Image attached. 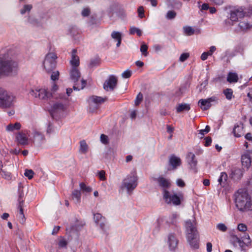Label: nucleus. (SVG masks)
Here are the masks:
<instances>
[{
    "label": "nucleus",
    "mask_w": 252,
    "mask_h": 252,
    "mask_svg": "<svg viewBox=\"0 0 252 252\" xmlns=\"http://www.w3.org/2000/svg\"><path fill=\"white\" fill-rule=\"evenodd\" d=\"M166 3L169 8L180 9L182 3L179 0H166Z\"/></svg>",
    "instance_id": "obj_24"
},
{
    "label": "nucleus",
    "mask_w": 252,
    "mask_h": 252,
    "mask_svg": "<svg viewBox=\"0 0 252 252\" xmlns=\"http://www.w3.org/2000/svg\"><path fill=\"white\" fill-rule=\"evenodd\" d=\"M86 84H87L86 80L82 79L81 80V87L79 88L78 87H77L76 86L77 83H76L75 84H74V85L73 87V89L74 90L79 91L80 90L83 89L85 87Z\"/></svg>",
    "instance_id": "obj_41"
},
{
    "label": "nucleus",
    "mask_w": 252,
    "mask_h": 252,
    "mask_svg": "<svg viewBox=\"0 0 252 252\" xmlns=\"http://www.w3.org/2000/svg\"><path fill=\"white\" fill-rule=\"evenodd\" d=\"M53 131V128L51 122H49L48 124V126L47 129V133H50L52 132Z\"/></svg>",
    "instance_id": "obj_63"
},
{
    "label": "nucleus",
    "mask_w": 252,
    "mask_h": 252,
    "mask_svg": "<svg viewBox=\"0 0 252 252\" xmlns=\"http://www.w3.org/2000/svg\"><path fill=\"white\" fill-rule=\"evenodd\" d=\"M0 174L3 178L7 180H9L11 178V175L9 172L2 171Z\"/></svg>",
    "instance_id": "obj_51"
},
{
    "label": "nucleus",
    "mask_w": 252,
    "mask_h": 252,
    "mask_svg": "<svg viewBox=\"0 0 252 252\" xmlns=\"http://www.w3.org/2000/svg\"><path fill=\"white\" fill-rule=\"evenodd\" d=\"M247 226L244 223H240L237 226V234L230 235V243L235 247H239L242 251L246 252V247H250L252 245V240L246 232Z\"/></svg>",
    "instance_id": "obj_1"
},
{
    "label": "nucleus",
    "mask_w": 252,
    "mask_h": 252,
    "mask_svg": "<svg viewBox=\"0 0 252 252\" xmlns=\"http://www.w3.org/2000/svg\"><path fill=\"white\" fill-rule=\"evenodd\" d=\"M177 15L176 12L173 10L168 11L166 15V18L168 20H172L174 19Z\"/></svg>",
    "instance_id": "obj_42"
},
{
    "label": "nucleus",
    "mask_w": 252,
    "mask_h": 252,
    "mask_svg": "<svg viewBox=\"0 0 252 252\" xmlns=\"http://www.w3.org/2000/svg\"><path fill=\"white\" fill-rule=\"evenodd\" d=\"M112 38L118 40L122 39V34L120 32L114 31L111 33Z\"/></svg>",
    "instance_id": "obj_44"
},
{
    "label": "nucleus",
    "mask_w": 252,
    "mask_h": 252,
    "mask_svg": "<svg viewBox=\"0 0 252 252\" xmlns=\"http://www.w3.org/2000/svg\"><path fill=\"white\" fill-rule=\"evenodd\" d=\"M24 192L22 190H21L20 187H19V196L18 199V204L22 202L24 203V200L23 199Z\"/></svg>",
    "instance_id": "obj_47"
},
{
    "label": "nucleus",
    "mask_w": 252,
    "mask_h": 252,
    "mask_svg": "<svg viewBox=\"0 0 252 252\" xmlns=\"http://www.w3.org/2000/svg\"><path fill=\"white\" fill-rule=\"evenodd\" d=\"M243 172L242 170L239 168H235L233 169L231 173V178L234 180H238L241 178L243 176Z\"/></svg>",
    "instance_id": "obj_27"
},
{
    "label": "nucleus",
    "mask_w": 252,
    "mask_h": 252,
    "mask_svg": "<svg viewBox=\"0 0 252 252\" xmlns=\"http://www.w3.org/2000/svg\"><path fill=\"white\" fill-rule=\"evenodd\" d=\"M38 90H36L35 91L32 90L30 93L31 95H32V96H33L35 97H38Z\"/></svg>",
    "instance_id": "obj_64"
},
{
    "label": "nucleus",
    "mask_w": 252,
    "mask_h": 252,
    "mask_svg": "<svg viewBox=\"0 0 252 252\" xmlns=\"http://www.w3.org/2000/svg\"><path fill=\"white\" fill-rule=\"evenodd\" d=\"M117 79L114 75H110L103 84V88L107 91H113L117 84Z\"/></svg>",
    "instance_id": "obj_11"
},
{
    "label": "nucleus",
    "mask_w": 252,
    "mask_h": 252,
    "mask_svg": "<svg viewBox=\"0 0 252 252\" xmlns=\"http://www.w3.org/2000/svg\"><path fill=\"white\" fill-rule=\"evenodd\" d=\"M163 198L167 204H172L175 206L180 205L184 199L182 193H170L169 191L164 189Z\"/></svg>",
    "instance_id": "obj_6"
},
{
    "label": "nucleus",
    "mask_w": 252,
    "mask_h": 252,
    "mask_svg": "<svg viewBox=\"0 0 252 252\" xmlns=\"http://www.w3.org/2000/svg\"><path fill=\"white\" fill-rule=\"evenodd\" d=\"M137 33V35L140 36L142 35V31L138 28L136 27H131L129 30V33L130 34H134Z\"/></svg>",
    "instance_id": "obj_39"
},
{
    "label": "nucleus",
    "mask_w": 252,
    "mask_h": 252,
    "mask_svg": "<svg viewBox=\"0 0 252 252\" xmlns=\"http://www.w3.org/2000/svg\"><path fill=\"white\" fill-rule=\"evenodd\" d=\"M223 93L227 99L230 100L234 97L233 94V92L231 89L227 88L223 91Z\"/></svg>",
    "instance_id": "obj_34"
},
{
    "label": "nucleus",
    "mask_w": 252,
    "mask_h": 252,
    "mask_svg": "<svg viewBox=\"0 0 252 252\" xmlns=\"http://www.w3.org/2000/svg\"><path fill=\"white\" fill-rule=\"evenodd\" d=\"M142 100H143V94L141 93H139L137 94L136 98L135 100V105L136 106L138 105L141 102Z\"/></svg>",
    "instance_id": "obj_50"
},
{
    "label": "nucleus",
    "mask_w": 252,
    "mask_h": 252,
    "mask_svg": "<svg viewBox=\"0 0 252 252\" xmlns=\"http://www.w3.org/2000/svg\"><path fill=\"white\" fill-rule=\"evenodd\" d=\"M94 219L95 223L99 224L100 228L104 230L105 224L106 222L105 218L103 217L100 214L96 213L94 214Z\"/></svg>",
    "instance_id": "obj_21"
},
{
    "label": "nucleus",
    "mask_w": 252,
    "mask_h": 252,
    "mask_svg": "<svg viewBox=\"0 0 252 252\" xmlns=\"http://www.w3.org/2000/svg\"><path fill=\"white\" fill-rule=\"evenodd\" d=\"M198 7L200 9V11L201 12H203L204 11L208 10L209 8V6L208 3H203L202 5H200V2L198 1Z\"/></svg>",
    "instance_id": "obj_45"
},
{
    "label": "nucleus",
    "mask_w": 252,
    "mask_h": 252,
    "mask_svg": "<svg viewBox=\"0 0 252 252\" xmlns=\"http://www.w3.org/2000/svg\"><path fill=\"white\" fill-rule=\"evenodd\" d=\"M177 184L180 187H184L185 186V183L183 180L181 179H178L177 180Z\"/></svg>",
    "instance_id": "obj_61"
},
{
    "label": "nucleus",
    "mask_w": 252,
    "mask_h": 252,
    "mask_svg": "<svg viewBox=\"0 0 252 252\" xmlns=\"http://www.w3.org/2000/svg\"><path fill=\"white\" fill-rule=\"evenodd\" d=\"M100 140L103 144H106L108 143V136L104 134L100 135Z\"/></svg>",
    "instance_id": "obj_56"
},
{
    "label": "nucleus",
    "mask_w": 252,
    "mask_h": 252,
    "mask_svg": "<svg viewBox=\"0 0 252 252\" xmlns=\"http://www.w3.org/2000/svg\"><path fill=\"white\" fill-rule=\"evenodd\" d=\"M100 64V59L98 58L94 59L91 60L89 67L93 68L95 66H97Z\"/></svg>",
    "instance_id": "obj_38"
},
{
    "label": "nucleus",
    "mask_w": 252,
    "mask_h": 252,
    "mask_svg": "<svg viewBox=\"0 0 252 252\" xmlns=\"http://www.w3.org/2000/svg\"><path fill=\"white\" fill-rule=\"evenodd\" d=\"M190 109V105L188 103L179 104L176 107L177 113H180L184 111H189Z\"/></svg>",
    "instance_id": "obj_30"
},
{
    "label": "nucleus",
    "mask_w": 252,
    "mask_h": 252,
    "mask_svg": "<svg viewBox=\"0 0 252 252\" xmlns=\"http://www.w3.org/2000/svg\"><path fill=\"white\" fill-rule=\"evenodd\" d=\"M67 244L68 242L63 237H61L58 242V246L60 248H66Z\"/></svg>",
    "instance_id": "obj_40"
},
{
    "label": "nucleus",
    "mask_w": 252,
    "mask_h": 252,
    "mask_svg": "<svg viewBox=\"0 0 252 252\" xmlns=\"http://www.w3.org/2000/svg\"><path fill=\"white\" fill-rule=\"evenodd\" d=\"M15 138L18 145L25 146L29 143L28 137L27 136V134L23 131L18 132Z\"/></svg>",
    "instance_id": "obj_13"
},
{
    "label": "nucleus",
    "mask_w": 252,
    "mask_h": 252,
    "mask_svg": "<svg viewBox=\"0 0 252 252\" xmlns=\"http://www.w3.org/2000/svg\"><path fill=\"white\" fill-rule=\"evenodd\" d=\"M238 27L242 31H246L252 27V24H250L248 21H241L238 24Z\"/></svg>",
    "instance_id": "obj_31"
},
{
    "label": "nucleus",
    "mask_w": 252,
    "mask_h": 252,
    "mask_svg": "<svg viewBox=\"0 0 252 252\" xmlns=\"http://www.w3.org/2000/svg\"><path fill=\"white\" fill-rule=\"evenodd\" d=\"M243 125L242 122H240L239 124H237L235 125L233 129V132L235 137H240L243 135Z\"/></svg>",
    "instance_id": "obj_23"
},
{
    "label": "nucleus",
    "mask_w": 252,
    "mask_h": 252,
    "mask_svg": "<svg viewBox=\"0 0 252 252\" xmlns=\"http://www.w3.org/2000/svg\"><path fill=\"white\" fill-rule=\"evenodd\" d=\"M90 10L88 8H84L82 10V13H81L82 15L84 17L88 16L90 15Z\"/></svg>",
    "instance_id": "obj_58"
},
{
    "label": "nucleus",
    "mask_w": 252,
    "mask_h": 252,
    "mask_svg": "<svg viewBox=\"0 0 252 252\" xmlns=\"http://www.w3.org/2000/svg\"><path fill=\"white\" fill-rule=\"evenodd\" d=\"M238 75L236 73L229 72L227 77V81L229 83H234L238 82Z\"/></svg>",
    "instance_id": "obj_28"
},
{
    "label": "nucleus",
    "mask_w": 252,
    "mask_h": 252,
    "mask_svg": "<svg viewBox=\"0 0 252 252\" xmlns=\"http://www.w3.org/2000/svg\"><path fill=\"white\" fill-rule=\"evenodd\" d=\"M88 151V146L85 140L80 142L79 152L83 154H86Z\"/></svg>",
    "instance_id": "obj_32"
},
{
    "label": "nucleus",
    "mask_w": 252,
    "mask_h": 252,
    "mask_svg": "<svg viewBox=\"0 0 252 252\" xmlns=\"http://www.w3.org/2000/svg\"><path fill=\"white\" fill-rule=\"evenodd\" d=\"M21 125L19 123H16L14 124H10L6 126V130L13 131L14 129L18 130L21 128Z\"/></svg>",
    "instance_id": "obj_35"
},
{
    "label": "nucleus",
    "mask_w": 252,
    "mask_h": 252,
    "mask_svg": "<svg viewBox=\"0 0 252 252\" xmlns=\"http://www.w3.org/2000/svg\"><path fill=\"white\" fill-rule=\"evenodd\" d=\"M236 207L241 212L252 210V201L251 196L245 189H239L234 195Z\"/></svg>",
    "instance_id": "obj_2"
},
{
    "label": "nucleus",
    "mask_w": 252,
    "mask_h": 252,
    "mask_svg": "<svg viewBox=\"0 0 252 252\" xmlns=\"http://www.w3.org/2000/svg\"><path fill=\"white\" fill-rule=\"evenodd\" d=\"M77 50L74 49L71 53V59L70 61V63L72 67H77L80 64L79 58L76 55Z\"/></svg>",
    "instance_id": "obj_22"
},
{
    "label": "nucleus",
    "mask_w": 252,
    "mask_h": 252,
    "mask_svg": "<svg viewBox=\"0 0 252 252\" xmlns=\"http://www.w3.org/2000/svg\"><path fill=\"white\" fill-rule=\"evenodd\" d=\"M9 54L7 50L0 54V75H8L17 67V63L11 60Z\"/></svg>",
    "instance_id": "obj_5"
},
{
    "label": "nucleus",
    "mask_w": 252,
    "mask_h": 252,
    "mask_svg": "<svg viewBox=\"0 0 252 252\" xmlns=\"http://www.w3.org/2000/svg\"><path fill=\"white\" fill-rule=\"evenodd\" d=\"M189 54L188 53H183L181 55L179 60L181 62H185L189 57Z\"/></svg>",
    "instance_id": "obj_53"
},
{
    "label": "nucleus",
    "mask_w": 252,
    "mask_h": 252,
    "mask_svg": "<svg viewBox=\"0 0 252 252\" xmlns=\"http://www.w3.org/2000/svg\"><path fill=\"white\" fill-rule=\"evenodd\" d=\"M252 16V8H246L243 6L234 7L229 12V17L224 21L226 26L233 25L234 23L238 22L241 19L245 17Z\"/></svg>",
    "instance_id": "obj_3"
},
{
    "label": "nucleus",
    "mask_w": 252,
    "mask_h": 252,
    "mask_svg": "<svg viewBox=\"0 0 252 252\" xmlns=\"http://www.w3.org/2000/svg\"><path fill=\"white\" fill-rule=\"evenodd\" d=\"M241 163L243 169L248 170L252 164L251 157L249 153H245L241 156Z\"/></svg>",
    "instance_id": "obj_12"
},
{
    "label": "nucleus",
    "mask_w": 252,
    "mask_h": 252,
    "mask_svg": "<svg viewBox=\"0 0 252 252\" xmlns=\"http://www.w3.org/2000/svg\"><path fill=\"white\" fill-rule=\"evenodd\" d=\"M107 97H102L96 95H93L89 98L90 100V111L94 112L98 108L97 105L101 104L107 100Z\"/></svg>",
    "instance_id": "obj_10"
},
{
    "label": "nucleus",
    "mask_w": 252,
    "mask_h": 252,
    "mask_svg": "<svg viewBox=\"0 0 252 252\" xmlns=\"http://www.w3.org/2000/svg\"><path fill=\"white\" fill-rule=\"evenodd\" d=\"M45 141L44 135L41 132L34 130L33 132V142L37 146H40Z\"/></svg>",
    "instance_id": "obj_14"
},
{
    "label": "nucleus",
    "mask_w": 252,
    "mask_h": 252,
    "mask_svg": "<svg viewBox=\"0 0 252 252\" xmlns=\"http://www.w3.org/2000/svg\"><path fill=\"white\" fill-rule=\"evenodd\" d=\"M131 71L128 70L125 71L122 74L123 78H128L131 76Z\"/></svg>",
    "instance_id": "obj_55"
},
{
    "label": "nucleus",
    "mask_w": 252,
    "mask_h": 252,
    "mask_svg": "<svg viewBox=\"0 0 252 252\" xmlns=\"http://www.w3.org/2000/svg\"><path fill=\"white\" fill-rule=\"evenodd\" d=\"M72 198L75 203H78L81 200V192L79 190H74L72 193Z\"/></svg>",
    "instance_id": "obj_33"
},
{
    "label": "nucleus",
    "mask_w": 252,
    "mask_h": 252,
    "mask_svg": "<svg viewBox=\"0 0 252 252\" xmlns=\"http://www.w3.org/2000/svg\"><path fill=\"white\" fill-rule=\"evenodd\" d=\"M209 56H210L209 53L207 52H204V53H203L201 56V59L203 61H205L206 60L208 57Z\"/></svg>",
    "instance_id": "obj_62"
},
{
    "label": "nucleus",
    "mask_w": 252,
    "mask_h": 252,
    "mask_svg": "<svg viewBox=\"0 0 252 252\" xmlns=\"http://www.w3.org/2000/svg\"><path fill=\"white\" fill-rule=\"evenodd\" d=\"M205 143L204 146L206 147H208L210 146L212 142V139L211 137L208 136L205 138Z\"/></svg>",
    "instance_id": "obj_59"
},
{
    "label": "nucleus",
    "mask_w": 252,
    "mask_h": 252,
    "mask_svg": "<svg viewBox=\"0 0 252 252\" xmlns=\"http://www.w3.org/2000/svg\"><path fill=\"white\" fill-rule=\"evenodd\" d=\"M168 243L170 250H174L178 244V240L173 234H170L168 236Z\"/></svg>",
    "instance_id": "obj_26"
},
{
    "label": "nucleus",
    "mask_w": 252,
    "mask_h": 252,
    "mask_svg": "<svg viewBox=\"0 0 252 252\" xmlns=\"http://www.w3.org/2000/svg\"><path fill=\"white\" fill-rule=\"evenodd\" d=\"M154 180L158 182V185L162 188L163 191L164 189L166 190L167 189L169 188L171 186L169 181L162 177L155 178Z\"/></svg>",
    "instance_id": "obj_18"
},
{
    "label": "nucleus",
    "mask_w": 252,
    "mask_h": 252,
    "mask_svg": "<svg viewBox=\"0 0 252 252\" xmlns=\"http://www.w3.org/2000/svg\"><path fill=\"white\" fill-rule=\"evenodd\" d=\"M79 185L80 189L84 191L90 192L92 190V189L90 187L87 186L84 183H81Z\"/></svg>",
    "instance_id": "obj_43"
},
{
    "label": "nucleus",
    "mask_w": 252,
    "mask_h": 252,
    "mask_svg": "<svg viewBox=\"0 0 252 252\" xmlns=\"http://www.w3.org/2000/svg\"><path fill=\"white\" fill-rule=\"evenodd\" d=\"M184 33L188 36L191 35L194 33V30L189 26H186L183 28Z\"/></svg>",
    "instance_id": "obj_36"
},
{
    "label": "nucleus",
    "mask_w": 252,
    "mask_h": 252,
    "mask_svg": "<svg viewBox=\"0 0 252 252\" xmlns=\"http://www.w3.org/2000/svg\"><path fill=\"white\" fill-rule=\"evenodd\" d=\"M59 75L60 73L59 71L53 72L51 76V78L53 81L58 80L59 79Z\"/></svg>",
    "instance_id": "obj_52"
},
{
    "label": "nucleus",
    "mask_w": 252,
    "mask_h": 252,
    "mask_svg": "<svg viewBox=\"0 0 252 252\" xmlns=\"http://www.w3.org/2000/svg\"><path fill=\"white\" fill-rule=\"evenodd\" d=\"M137 177L135 173H132L124 179L122 188H126L127 192L130 194L131 192L136 188L137 186Z\"/></svg>",
    "instance_id": "obj_8"
},
{
    "label": "nucleus",
    "mask_w": 252,
    "mask_h": 252,
    "mask_svg": "<svg viewBox=\"0 0 252 252\" xmlns=\"http://www.w3.org/2000/svg\"><path fill=\"white\" fill-rule=\"evenodd\" d=\"M65 109L63 104L61 102H56L53 105L51 108L50 111V115L54 118L55 113L63 111Z\"/></svg>",
    "instance_id": "obj_17"
},
{
    "label": "nucleus",
    "mask_w": 252,
    "mask_h": 252,
    "mask_svg": "<svg viewBox=\"0 0 252 252\" xmlns=\"http://www.w3.org/2000/svg\"><path fill=\"white\" fill-rule=\"evenodd\" d=\"M70 79L75 84L81 77V73L77 67H72L70 71Z\"/></svg>",
    "instance_id": "obj_20"
},
{
    "label": "nucleus",
    "mask_w": 252,
    "mask_h": 252,
    "mask_svg": "<svg viewBox=\"0 0 252 252\" xmlns=\"http://www.w3.org/2000/svg\"><path fill=\"white\" fill-rule=\"evenodd\" d=\"M228 181V176L225 172H221V188H223V191L226 194L231 190V186Z\"/></svg>",
    "instance_id": "obj_15"
},
{
    "label": "nucleus",
    "mask_w": 252,
    "mask_h": 252,
    "mask_svg": "<svg viewBox=\"0 0 252 252\" xmlns=\"http://www.w3.org/2000/svg\"><path fill=\"white\" fill-rule=\"evenodd\" d=\"M57 59V55L53 52H49L46 54L43 65L44 69L48 73L52 72L56 66Z\"/></svg>",
    "instance_id": "obj_9"
},
{
    "label": "nucleus",
    "mask_w": 252,
    "mask_h": 252,
    "mask_svg": "<svg viewBox=\"0 0 252 252\" xmlns=\"http://www.w3.org/2000/svg\"><path fill=\"white\" fill-rule=\"evenodd\" d=\"M215 99L213 97L207 99H201L198 101V105L203 110H207L211 106V102Z\"/></svg>",
    "instance_id": "obj_19"
},
{
    "label": "nucleus",
    "mask_w": 252,
    "mask_h": 252,
    "mask_svg": "<svg viewBox=\"0 0 252 252\" xmlns=\"http://www.w3.org/2000/svg\"><path fill=\"white\" fill-rule=\"evenodd\" d=\"M148 46L144 42H142L140 46V51L145 57H147L148 55Z\"/></svg>",
    "instance_id": "obj_37"
},
{
    "label": "nucleus",
    "mask_w": 252,
    "mask_h": 252,
    "mask_svg": "<svg viewBox=\"0 0 252 252\" xmlns=\"http://www.w3.org/2000/svg\"><path fill=\"white\" fill-rule=\"evenodd\" d=\"M105 174V173L104 170H101L98 172V176L100 180L105 181L106 180Z\"/></svg>",
    "instance_id": "obj_57"
},
{
    "label": "nucleus",
    "mask_w": 252,
    "mask_h": 252,
    "mask_svg": "<svg viewBox=\"0 0 252 252\" xmlns=\"http://www.w3.org/2000/svg\"><path fill=\"white\" fill-rule=\"evenodd\" d=\"M169 164L172 166L173 169H176L181 164V160L179 158L172 155L169 158Z\"/></svg>",
    "instance_id": "obj_25"
},
{
    "label": "nucleus",
    "mask_w": 252,
    "mask_h": 252,
    "mask_svg": "<svg viewBox=\"0 0 252 252\" xmlns=\"http://www.w3.org/2000/svg\"><path fill=\"white\" fill-rule=\"evenodd\" d=\"M138 16L140 18H142L145 16L144 8L142 6H140L138 8Z\"/></svg>",
    "instance_id": "obj_54"
},
{
    "label": "nucleus",
    "mask_w": 252,
    "mask_h": 252,
    "mask_svg": "<svg viewBox=\"0 0 252 252\" xmlns=\"http://www.w3.org/2000/svg\"><path fill=\"white\" fill-rule=\"evenodd\" d=\"M208 84V80L206 79L204 82H203L199 86L197 87V89L198 90V92L201 93L202 90L204 89V88Z\"/></svg>",
    "instance_id": "obj_49"
},
{
    "label": "nucleus",
    "mask_w": 252,
    "mask_h": 252,
    "mask_svg": "<svg viewBox=\"0 0 252 252\" xmlns=\"http://www.w3.org/2000/svg\"><path fill=\"white\" fill-rule=\"evenodd\" d=\"M24 204V203H22V202L18 204L17 208L19 210V214H20V215L24 214V209H23Z\"/></svg>",
    "instance_id": "obj_60"
},
{
    "label": "nucleus",
    "mask_w": 252,
    "mask_h": 252,
    "mask_svg": "<svg viewBox=\"0 0 252 252\" xmlns=\"http://www.w3.org/2000/svg\"><path fill=\"white\" fill-rule=\"evenodd\" d=\"M32 8V5L31 4L25 5L23 9L21 10V13L24 14L26 12H29Z\"/></svg>",
    "instance_id": "obj_46"
},
{
    "label": "nucleus",
    "mask_w": 252,
    "mask_h": 252,
    "mask_svg": "<svg viewBox=\"0 0 252 252\" xmlns=\"http://www.w3.org/2000/svg\"><path fill=\"white\" fill-rule=\"evenodd\" d=\"M33 174L34 172L31 169H26L24 173L25 176L28 177L29 179H32L33 178Z\"/></svg>",
    "instance_id": "obj_48"
},
{
    "label": "nucleus",
    "mask_w": 252,
    "mask_h": 252,
    "mask_svg": "<svg viewBox=\"0 0 252 252\" xmlns=\"http://www.w3.org/2000/svg\"><path fill=\"white\" fill-rule=\"evenodd\" d=\"M196 225L194 218L187 220L185 224L188 241L190 247L194 249L199 248V235Z\"/></svg>",
    "instance_id": "obj_4"
},
{
    "label": "nucleus",
    "mask_w": 252,
    "mask_h": 252,
    "mask_svg": "<svg viewBox=\"0 0 252 252\" xmlns=\"http://www.w3.org/2000/svg\"><path fill=\"white\" fill-rule=\"evenodd\" d=\"M38 98L41 99H45L50 98L52 94L45 89H39L38 93Z\"/></svg>",
    "instance_id": "obj_29"
},
{
    "label": "nucleus",
    "mask_w": 252,
    "mask_h": 252,
    "mask_svg": "<svg viewBox=\"0 0 252 252\" xmlns=\"http://www.w3.org/2000/svg\"><path fill=\"white\" fill-rule=\"evenodd\" d=\"M14 97L9 92L0 88V107L10 108L13 104Z\"/></svg>",
    "instance_id": "obj_7"
},
{
    "label": "nucleus",
    "mask_w": 252,
    "mask_h": 252,
    "mask_svg": "<svg viewBox=\"0 0 252 252\" xmlns=\"http://www.w3.org/2000/svg\"><path fill=\"white\" fill-rule=\"evenodd\" d=\"M187 158L188 163L190 165V168L194 170V172H196L197 161L195 159V155L191 152H189L187 156Z\"/></svg>",
    "instance_id": "obj_16"
}]
</instances>
